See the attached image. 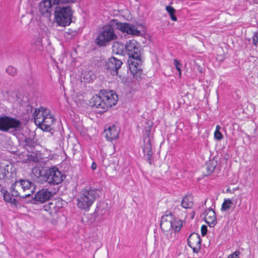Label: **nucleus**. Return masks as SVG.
I'll return each mask as SVG.
<instances>
[{
  "mask_svg": "<svg viewBox=\"0 0 258 258\" xmlns=\"http://www.w3.org/2000/svg\"><path fill=\"white\" fill-rule=\"evenodd\" d=\"M125 50L129 57L127 63L134 78L136 80L142 79L141 68L142 60L138 42L135 40H129L125 45Z\"/></svg>",
  "mask_w": 258,
  "mask_h": 258,
  "instance_id": "1",
  "label": "nucleus"
},
{
  "mask_svg": "<svg viewBox=\"0 0 258 258\" xmlns=\"http://www.w3.org/2000/svg\"><path fill=\"white\" fill-rule=\"evenodd\" d=\"M217 161L214 160H210L206 163V169L207 170V174H210L214 170L217 166Z\"/></svg>",
  "mask_w": 258,
  "mask_h": 258,
  "instance_id": "25",
  "label": "nucleus"
},
{
  "mask_svg": "<svg viewBox=\"0 0 258 258\" xmlns=\"http://www.w3.org/2000/svg\"><path fill=\"white\" fill-rule=\"evenodd\" d=\"M205 221L210 227H214L216 224V214L213 210L208 209L205 211Z\"/></svg>",
  "mask_w": 258,
  "mask_h": 258,
  "instance_id": "19",
  "label": "nucleus"
},
{
  "mask_svg": "<svg viewBox=\"0 0 258 258\" xmlns=\"http://www.w3.org/2000/svg\"><path fill=\"white\" fill-rule=\"evenodd\" d=\"M207 232V227L205 225H203L201 227V234L202 236H205Z\"/></svg>",
  "mask_w": 258,
  "mask_h": 258,
  "instance_id": "37",
  "label": "nucleus"
},
{
  "mask_svg": "<svg viewBox=\"0 0 258 258\" xmlns=\"http://www.w3.org/2000/svg\"><path fill=\"white\" fill-rule=\"evenodd\" d=\"M23 192L27 195V198L32 195L35 190V186L33 182L28 179H21Z\"/></svg>",
  "mask_w": 258,
  "mask_h": 258,
  "instance_id": "17",
  "label": "nucleus"
},
{
  "mask_svg": "<svg viewBox=\"0 0 258 258\" xmlns=\"http://www.w3.org/2000/svg\"><path fill=\"white\" fill-rule=\"evenodd\" d=\"M221 128V127L219 125H217L216 127V131H220V130Z\"/></svg>",
  "mask_w": 258,
  "mask_h": 258,
  "instance_id": "41",
  "label": "nucleus"
},
{
  "mask_svg": "<svg viewBox=\"0 0 258 258\" xmlns=\"http://www.w3.org/2000/svg\"><path fill=\"white\" fill-rule=\"evenodd\" d=\"M122 64V61L114 57L110 58L106 63L107 69L113 75H117L118 70Z\"/></svg>",
  "mask_w": 258,
  "mask_h": 258,
  "instance_id": "13",
  "label": "nucleus"
},
{
  "mask_svg": "<svg viewBox=\"0 0 258 258\" xmlns=\"http://www.w3.org/2000/svg\"><path fill=\"white\" fill-rule=\"evenodd\" d=\"M129 83L126 86V91L130 96L133 95L135 92L139 89V85L136 82H128Z\"/></svg>",
  "mask_w": 258,
  "mask_h": 258,
  "instance_id": "21",
  "label": "nucleus"
},
{
  "mask_svg": "<svg viewBox=\"0 0 258 258\" xmlns=\"http://www.w3.org/2000/svg\"><path fill=\"white\" fill-rule=\"evenodd\" d=\"M232 205H233V203L230 199H225L222 205L221 210L222 211L229 210Z\"/></svg>",
  "mask_w": 258,
  "mask_h": 258,
  "instance_id": "26",
  "label": "nucleus"
},
{
  "mask_svg": "<svg viewBox=\"0 0 258 258\" xmlns=\"http://www.w3.org/2000/svg\"><path fill=\"white\" fill-rule=\"evenodd\" d=\"M112 50L116 54L123 55L125 50V45L121 43L116 42L113 45Z\"/></svg>",
  "mask_w": 258,
  "mask_h": 258,
  "instance_id": "23",
  "label": "nucleus"
},
{
  "mask_svg": "<svg viewBox=\"0 0 258 258\" xmlns=\"http://www.w3.org/2000/svg\"><path fill=\"white\" fill-rule=\"evenodd\" d=\"M46 169H40L39 167H35L32 169V174L37 182L44 184L45 175Z\"/></svg>",
  "mask_w": 258,
  "mask_h": 258,
  "instance_id": "20",
  "label": "nucleus"
},
{
  "mask_svg": "<svg viewBox=\"0 0 258 258\" xmlns=\"http://www.w3.org/2000/svg\"><path fill=\"white\" fill-rule=\"evenodd\" d=\"M97 197V190L95 189L86 187L81 190L77 199L78 207L81 209L88 210Z\"/></svg>",
  "mask_w": 258,
  "mask_h": 258,
  "instance_id": "4",
  "label": "nucleus"
},
{
  "mask_svg": "<svg viewBox=\"0 0 258 258\" xmlns=\"http://www.w3.org/2000/svg\"><path fill=\"white\" fill-rule=\"evenodd\" d=\"M117 39V36L111 25L103 27L98 34L95 40L96 44L99 46H105L110 41Z\"/></svg>",
  "mask_w": 258,
  "mask_h": 258,
  "instance_id": "7",
  "label": "nucleus"
},
{
  "mask_svg": "<svg viewBox=\"0 0 258 258\" xmlns=\"http://www.w3.org/2000/svg\"><path fill=\"white\" fill-rule=\"evenodd\" d=\"M92 74V72H89L87 74H85L84 76V80H86L87 81H92L94 80V78L91 77V74Z\"/></svg>",
  "mask_w": 258,
  "mask_h": 258,
  "instance_id": "35",
  "label": "nucleus"
},
{
  "mask_svg": "<svg viewBox=\"0 0 258 258\" xmlns=\"http://www.w3.org/2000/svg\"><path fill=\"white\" fill-rule=\"evenodd\" d=\"M22 183L21 179L15 182L11 186V191L13 197H20V198L25 199L27 198V195L23 192L22 188Z\"/></svg>",
  "mask_w": 258,
  "mask_h": 258,
  "instance_id": "16",
  "label": "nucleus"
},
{
  "mask_svg": "<svg viewBox=\"0 0 258 258\" xmlns=\"http://www.w3.org/2000/svg\"><path fill=\"white\" fill-rule=\"evenodd\" d=\"M22 122L15 118L4 115L0 116V131L5 132L21 131Z\"/></svg>",
  "mask_w": 258,
  "mask_h": 258,
  "instance_id": "8",
  "label": "nucleus"
},
{
  "mask_svg": "<svg viewBox=\"0 0 258 258\" xmlns=\"http://www.w3.org/2000/svg\"><path fill=\"white\" fill-rule=\"evenodd\" d=\"M117 101L118 96L113 90H102L91 98V104L92 107L102 109L101 112H105L115 105Z\"/></svg>",
  "mask_w": 258,
  "mask_h": 258,
  "instance_id": "2",
  "label": "nucleus"
},
{
  "mask_svg": "<svg viewBox=\"0 0 258 258\" xmlns=\"http://www.w3.org/2000/svg\"><path fill=\"white\" fill-rule=\"evenodd\" d=\"M193 197L191 195L185 196L182 200L181 206L185 209L191 208L193 206Z\"/></svg>",
  "mask_w": 258,
  "mask_h": 258,
  "instance_id": "22",
  "label": "nucleus"
},
{
  "mask_svg": "<svg viewBox=\"0 0 258 258\" xmlns=\"http://www.w3.org/2000/svg\"><path fill=\"white\" fill-rule=\"evenodd\" d=\"M4 199L6 202L10 203L12 205H16L17 204V200L13 198V196L11 195L10 193L6 190L4 192Z\"/></svg>",
  "mask_w": 258,
  "mask_h": 258,
  "instance_id": "24",
  "label": "nucleus"
},
{
  "mask_svg": "<svg viewBox=\"0 0 258 258\" xmlns=\"http://www.w3.org/2000/svg\"><path fill=\"white\" fill-rule=\"evenodd\" d=\"M150 134V128H146L143 133L144 138V145L143 147V152L145 156L147 158V159L150 161V159L152 155V151L151 144V139L149 137ZM149 163L151 164V162L149 161Z\"/></svg>",
  "mask_w": 258,
  "mask_h": 258,
  "instance_id": "11",
  "label": "nucleus"
},
{
  "mask_svg": "<svg viewBox=\"0 0 258 258\" xmlns=\"http://www.w3.org/2000/svg\"><path fill=\"white\" fill-rule=\"evenodd\" d=\"M53 0H44L39 5V12L42 15L49 17L52 10Z\"/></svg>",
  "mask_w": 258,
  "mask_h": 258,
  "instance_id": "15",
  "label": "nucleus"
},
{
  "mask_svg": "<svg viewBox=\"0 0 258 258\" xmlns=\"http://www.w3.org/2000/svg\"><path fill=\"white\" fill-rule=\"evenodd\" d=\"M9 173L8 169L6 168V167L0 165V179H3L5 178L7 174Z\"/></svg>",
  "mask_w": 258,
  "mask_h": 258,
  "instance_id": "30",
  "label": "nucleus"
},
{
  "mask_svg": "<svg viewBox=\"0 0 258 258\" xmlns=\"http://www.w3.org/2000/svg\"><path fill=\"white\" fill-rule=\"evenodd\" d=\"M61 203V202L60 201H57L56 204L57 205V206H59V204Z\"/></svg>",
  "mask_w": 258,
  "mask_h": 258,
  "instance_id": "42",
  "label": "nucleus"
},
{
  "mask_svg": "<svg viewBox=\"0 0 258 258\" xmlns=\"http://www.w3.org/2000/svg\"><path fill=\"white\" fill-rule=\"evenodd\" d=\"M72 15L70 7H56L54 11V20L58 25L64 27L71 24Z\"/></svg>",
  "mask_w": 258,
  "mask_h": 258,
  "instance_id": "6",
  "label": "nucleus"
},
{
  "mask_svg": "<svg viewBox=\"0 0 258 258\" xmlns=\"http://www.w3.org/2000/svg\"><path fill=\"white\" fill-rule=\"evenodd\" d=\"M44 183L51 185L60 184L65 179L66 176L57 167H53L46 170Z\"/></svg>",
  "mask_w": 258,
  "mask_h": 258,
  "instance_id": "9",
  "label": "nucleus"
},
{
  "mask_svg": "<svg viewBox=\"0 0 258 258\" xmlns=\"http://www.w3.org/2000/svg\"><path fill=\"white\" fill-rule=\"evenodd\" d=\"M91 168L93 170H95L97 168V164L93 162L91 165Z\"/></svg>",
  "mask_w": 258,
  "mask_h": 258,
  "instance_id": "39",
  "label": "nucleus"
},
{
  "mask_svg": "<svg viewBox=\"0 0 258 258\" xmlns=\"http://www.w3.org/2000/svg\"><path fill=\"white\" fill-rule=\"evenodd\" d=\"M6 72L8 75L14 76L17 74V69L13 66H10L6 69Z\"/></svg>",
  "mask_w": 258,
  "mask_h": 258,
  "instance_id": "29",
  "label": "nucleus"
},
{
  "mask_svg": "<svg viewBox=\"0 0 258 258\" xmlns=\"http://www.w3.org/2000/svg\"><path fill=\"white\" fill-rule=\"evenodd\" d=\"M53 4H54V5L73 3L76 1V0H53Z\"/></svg>",
  "mask_w": 258,
  "mask_h": 258,
  "instance_id": "31",
  "label": "nucleus"
},
{
  "mask_svg": "<svg viewBox=\"0 0 258 258\" xmlns=\"http://www.w3.org/2000/svg\"><path fill=\"white\" fill-rule=\"evenodd\" d=\"M182 226V221L176 218L170 211H166L162 217L160 227L164 231L167 232L173 229L175 232H179Z\"/></svg>",
  "mask_w": 258,
  "mask_h": 258,
  "instance_id": "5",
  "label": "nucleus"
},
{
  "mask_svg": "<svg viewBox=\"0 0 258 258\" xmlns=\"http://www.w3.org/2000/svg\"><path fill=\"white\" fill-rule=\"evenodd\" d=\"M214 137L218 140H221L223 138V136L220 131H215L214 133Z\"/></svg>",
  "mask_w": 258,
  "mask_h": 258,
  "instance_id": "34",
  "label": "nucleus"
},
{
  "mask_svg": "<svg viewBox=\"0 0 258 258\" xmlns=\"http://www.w3.org/2000/svg\"><path fill=\"white\" fill-rule=\"evenodd\" d=\"M188 245L192 249L193 252L198 253L201 247V239L197 233L191 234L187 239Z\"/></svg>",
  "mask_w": 258,
  "mask_h": 258,
  "instance_id": "12",
  "label": "nucleus"
},
{
  "mask_svg": "<svg viewBox=\"0 0 258 258\" xmlns=\"http://www.w3.org/2000/svg\"><path fill=\"white\" fill-rule=\"evenodd\" d=\"M174 64L177 71L179 72V75H181V71L182 64L177 59H174Z\"/></svg>",
  "mask_w": 258,
  "mask_h": 258,
  "instance_id": "33",
  "label": "nucleus"
},
{
  "mask_svg": "<svg viewBox=\"0 0 258 258\" xmlns=\"http://www.w3.org/2000/svg\"><path fill=\"white\" fill-rule=\"evenodd\" d=\"M25 142L26 145L29 147L32 148V147H35V142L34 139H32L30 138H27L25 140Z\"/></svg>",
  "mask_w": 258,
  "mask_h": 258,
  "instance_id": "32",
  "label": "nucleus"
},
{
  "mask_svg": "<svg viewBox=\"0 0 258 258\" xmlns=\"http://www.w3.org/2000/svg\"><path fill=\"white\" fill-rule=\"evenodd\" d=\"M111 23L112 25H115L116 29L122 33L135 36H139L141 34L140 31L138 30L136 27L132 24L118 22L115 20H112Z\"/></svg>",
  "mask_w": 258,
  "mask_h": 258,
  "instance_id": "10",
  "label": "nucleus"
},
{
  "mask_svg": "<svg viewBox=\"0 0 258 258\" xmlns=\"http://www.w3.org/2000/svg\"><path fill=\"white\" fill-rule=\"evenodd\" d=\"M80 97L81 98H79V100H78L77 98L76 99L75 97L74 98L75 101L77 102V103H81V100H83V96L81 95Z\"/></svg>",
  "mask_w": 258,
  "mask_h": 258,
  "instance_id": "40",
  "label": "nucleus"
},
{
  "mask_svg": "<svg viewBox=\"0 0 258 258\" xmlns=\"http://www.w3.org/2000/svg\"><path fill=\"white\" fill-rule=\"evenodd\" d=\"M239 254V251H235L228 256V258H236Z\"/></svg>",
  "mask_w": 258,
  "mask_h": 258,
  "instance_id": "38",
  "label": "nucleus"
},
{
  "mask_svg": "<svg viewBox=\"0 0 258 258\" xmlns=\"http://www.w3.org/2000/svg\"><path fill=\"white\" fill-rule=\"evenodd\" d=\"M50 205L51 206H53V204L52 203H50Z\"/></svg>",
  "mask_w": 258,
  "mask_h": 258,
  "instance_id": "43",
  "label": "nucleus"
},
{
  "mask_svg": "<svg viewBox=\"0 0 258 258\" xmlns=\"http://www.w3.org/2000/svg\"><path fill=\"white\" fill-rule=\"evenodd\" d=\"M166 10L169 14L171 20L172 21H176L177 20V18L174 15L175 12V9L171 6H167L166 7Z\"/></svg>",
  "mask_w": 258,
  "mask_h": 258,
  "instance_id": "27",
  "label": "nucleus"
},
{
  "mask_svg": "<svg viewBox=\"0 0 258 258\" xmlns=\"http://www.w3.org/2000/svg\"><path fill=\"white\" fill-rule=\"evenodd\" d=\"M104 134L106 139L112 141L116 139L119 135V132L115 125L113 124L104 130Z\"/></svg>",
  "mask_w": 258,
  "mask_h": 258,
  "instance_id": "18",
  "label": "nucleus"
},
{
  "mask_svg": "<svg viewBox=\"0 0 258 258\" xmlns=\"http://www.w3.org/2000/svg\"><path fill=\"white\" fill-rule=\"evenodd\" d=\"M53 196V194L48 188H42L36 194L34 200L41 203L49 201Z\"/></svg>",
  "mask_w": 258,
  "mask_h": 258,
  "instance_id": "14",
  "label": "nucleus"
},
{
  "mask_svg": "<svg viewBox=\"0 0 258 258\" xmlns=\"http://www.w3.org/2000/svg\"><path fill=\"white\" fill-rule=\"evenodd\" d=\"M34 121L42 130L49 131L54 121V119L49 109L40 107L36 108L33 113Z\"/></svg>",
  "mask_w": 258,
  "mask_h": 258,
  "instance_id": "3",
  "label": "nucleus"
},
{
  "mask_svg": "<svg viewBox=\"0 0 258 258\" xmlns=\"http://www.w3.org/2000/svg\"><path fill=\"white\" fill-rule=\"evenodd\" d=\"M42 48L41 44L40 41H36L31 44V50L33 52L41 50Z\"/></svg>",
  "mask_w": 258,
  "mask_h": 258,
  "instance_id": "28",
  "label": "nucleus"
},
{
  "mask_svg": "<svg viewBox=\"0 0 258 258\" xmlns=\"http://www.w3.org/2000/svg\"><path fill=\"white\" fill-rule=\"evenodd\" d=\"M258 43V34L257 33H254L253 36V43L255 46H257Z\"/></svg>",
  "mask_w": 258,
  "mask_h": 258,
  "instance_id": "36",
  "label": "nucleus"
}]
</instances>
